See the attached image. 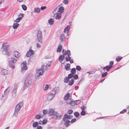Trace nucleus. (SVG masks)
I'll return each mask as SVG.
<instances>
[{
	"label": "nucleus",
	"mask_w": 129,
	"mask_h": 129,
	"mask_svg": "<svg viewBox=\"0 0 129 129\" xmlns=\"http://www.w3.org/2000/svg\"><path fill=\"white\" fill-rule=\"evenodd\" d=\"M48 114L49 115L51 116L52 118L54 119H60L61 118L62 116V115L55 111L52 109H49Z\"/></svg>",
	"instance_id": "obj_1"
},
{
	"label": "nucleus",
	"mask_w": 129,
	"mask_h": 129,
	"mask_svg": "<svg viewBox=\"0 0 129 129\" xmlns=\"http://www.w3.org/2000/svg\"><path fill=\"white\" fill-rule=\"evenodd\" d=\"M9 46L7 43L3 44L1 50L3 54L9 56L11 54V50L8 48Z\"/></svg>",
	"instance_id": "obj_2"
},
{
	"label": "nucleus",
	"mask_w": 129,
	"mask_h": 129,
	"mask_svg": "<svg viewBox=\"0 0 129 129\" xmlns=\"http://www.w3.org/2000/svg\"><path fill=\"white\" fill-rule=\"evenodd\" d=\"M25 76L24 84L27 87H28L31 83V78L33 75L31 73L29 72H28L26 73Z\"/></svg>",
	"instance_id": "obj_3"
},
{
	"label": "nucleus",
	"mask_w": 129,
	"mask_h": 129,
	"mask_svg": "<svg viewBox=\"0 0 129 129\" xmlns=\"http://www.w3.org/2000/svg\"><path fill=\"white\" fill-rule=\"evenodd\" d=\"M44 70H45L43 68V66H42L41 68L37 69L36 70V73L35 74L36 78H38L40 76L43 75Z\"/></svg>",
	"instance_id": "obj_4"
},
{
	"label": "nucleus",
	"mask_w": 129,
	"mask_h": 129,
	"mask_svg": "<svg viewBox=\"0 0 129 129\" xmlns=\"http://www.w3.org/2000/svg\"><path fill=\"white\" fill-rule=\"evenodd\" d=\"M64 11V8L63 7L58 6L53 11V13L54 14H55L56 13V12L57 13H59L61 14L63 13Z\"/></svg>",
	"instance_id": "obj_5"
},
{
	"label": "nucleus",
	"mask_w": 129,
	"mask_h": 129,
	"mask_svg": "<svg viewBox=\"0 0 129 129\" xmlns=\"http://www.w3.org/2000/svg\"><path fill=\"white\" fill-rule=\"evenodd\" d=\"M37 37L39 41L41 43H42L43 40L42 33L40 31H38L37 34Z\"/></svg>",
	"instance_id": "obj_6"
},
{
	"label": "nucleus",
	"mask_w": 129,
	"mask_h": 129,
	"mask_svg": "<svg viewBox=\"0 0 129 129\" xmlns=\"http://www.w3.org/2000/svg\"><path fill=\"white\" fill-rule=\"evenodd\" d=\"M73 117V116L72 115H68L67 114H65L62 118L63 120L65 121L68 119H70Z\"/></svg>",
	"instance_id": "obj_7"
},
{
	"label": "nucleus",
	"mask_w": 129,
	"mask_h": 129,
	"mask_svg": "<svg viewBox=\"0 0 129 129\" xmlns=\"http://www.w3.org/2000/svg\"><path fill=\"white\" fill-rule=\"evenodd\" d=\"M23 102L21 101L16 106L15 110L19 111L21 107L23 106Z\"/></svg>",
	"instance_id": "obj_8"
},
{
	"label": "nucleus",
	"mask_w": 129,
	"mask_h": 129,
	"mask_svg": "<svg viewBox=\"0 0 129 129\" xmlns=\"http://www.w3.org/2000/svg\"><path fill=\"white\" fill-rule=\"evenodd\" d=\"M59 87H56L51 91L50 92L53 93V94L55 95L56 94L59 92Z\"/></svg>",
	"instance_id": "obj_9"
},
{
	"label": "nucleus",
	"mask_w": 129,
	"mask_h": 129,
	"mask_svg": "<svg viewBox=\"0 0 129 129\" xmlns=\"http://www.w3.org/2000/svg\"><path fill=\"white\" fill-rule=\"evenodd\" d=\"M26 62L23 61L21 64V71L22 72L25 71L27 69L26 65Z\"/></svg>",
	"instance_id": "obj_10"
},
{
	"label": "nucleus",
	"mask_w": 129,
	"mask_h": 129,
	"mask_svg": "<svg viewBox=\"0 0 129 129\" xmlns=\"http://www.w3.org/2000/svg\"><path fill=\"white\" fill-rule=\"evenodd\" d=\"M34 51L31 49H30L27 52L26 56L27 57H29L31 55H34Z\"/></svg>",
	"instance_id": "obj_11"
},
{
	"label": "nucleus",
	"mask_w": 129,
	"mask_h": 129,
	"mask_svg": "<svg viewBox=\"0 0 129 129\" xmlns=\"http://www.w3.org/2000/svg\"><path fill=\"white\" fill-rule=\"evenodd\" d=\"M54 14L55 16V19L57 20H59L60 19L61 17V14L59 13H57Z\"/></svg>",
	"instance_id": "obj_12"
},
{
	"label": "nucleus",
	"mask_w": 129,
	"mask_h": 129,
	"mask_svg": "<svg viewBox=\"0 0 129 129\" xmlns=\"http://www.w3.org/2000/svg\"><path fill=\"white\" fill-rule=\"evenodd\" d=\"M50 66V63L49 62H48L45 63L43 66V68L45 70H47L49 68V67Z\"/></svg>",
	"instance_id": "obj_13"
},
{
	"label": "nucleus",
	"mask_w": 129,
	"mask_h": 129,
	"mask_svg": "<svg viewBox=\"0 0 129 129\" xmlns=\"http://www.w3.org/2000/svg\"><path fill=\"white\" fill-rule=\"evenodd\" d=\"M55 95L50 92L49 94L48 95L47 97V100L49 101H50L53 99L54 97L55 96Z\"/></svg>",
	"instance_id": "obj_14"
},
{
	"label": "nucleus",
	"mask_w": 129,
	"mask_h": 129,
	"mask_svg": "<svg viewBox=\"0 0 129 129\" xmlns=\"http://www.w3.org/2000/svg\"><path fill=\"white\" fill-rule=\"evenodd\" d=\"M112 66L110 65L109 66H106L105 67L103 68V69L104 70H106V71H108L112 67Z\"/></svg>",
	"instance_id": "obj_15"
},
{
	"label": "nucleus",
	"mask_w": 129,
	"mask_h": 129,
	"mask_svg": "<svg viewBox=\"0 0 129 129\" xmlns=\"http://www.w3.org/2000/svg\"><path fill=\"white\" fill-rule=\"evenodd\" d=\"M14 55L17 58H19L20 56L19 53L17 51H15L14 52Z\"/></svg>",
	"instance_id": "obj_16"
},
{
	"label": "nucleus",
	"mask_w": 129,
	"mask_h": 129,
	"mask_svg": "<svg viewBox=\"0 0 129 129\" xmlns=\"http://www.w3.org/2000/svg\"><path fill=\"white\" fill-rule=\"evenodd\" d=\"M11 89V87L9 86L5 90L4 93L5 94H7L8 93Z\"/></svg>",
	"instance_id": "obj_17"
},
{
	"label": "nucleus",
	"mask_w": 129,
	"mask_h": 129,
	"mask_svg": "<svg viewBox=\"0 0 129 129\" xmlns=\"http://www.w3.org/2000/svg\"><path fill=\"white\" fill-rule=\"evenodd\" d=\"M19 25V24L17 23H14L13 26V28L14 29H17Z\"/></svg>",
	"instance_id": "obj_18"
},
{
	"label": "nucleus",
	"mask_w": 129,
	"mask_h": 129,
	"mask_svg": "<svg viewBox=\"0 0 129 129\" xmlns=\"http://www.w3.org/2000/svg\"><path fill=\"white\" fill-rule=\"evenodd\" d=\"M70 63H67L65 66V69L67 71L70 70Z\"/></svg>",
	"instance_id": "obj_19"
},
{
	"label": "nucleus",
	"mask_w": 129,
	"mask_h": 129,
	"mask_svg": "<svg viewBox=\"0 0 129 129\" xmlns=\"http://www.w3.org/2000/svg\"><path fill=\"white\" fill-rule=\"evenodd\" d=\"M17 61L16 59L15 58H12L11 59V60H10L9 62L12 63H16Z\"/></svg>",
	"instance_id": "obj_20"
},
{
	"label": "nucleus",
	"mask_w": 129,
	"mask_h": 129,
	"mask_svg": "<svg viewBox=\"0 0 129 129\" xmlns=\"http://www.w3.org/2000/svg\"><path fill=\"white\" fill-rule=\"evenodd\" d=\"M65 39V36L64 34H61L60 36V39L62 41H64Z\"/></svg>",
	"instance_id": "obj_21"
},
{
	"label": "nucleus",
	"mask_w": 129,
	"mask_h": 129,
	"mask_svg": "<svg viewBox=\"0 0 129 129\" xmlns=\"http://www.w3.org/2000/svg\"><path fill=\"white\" fill-rule=\"evenodd\" d=\"M48 23L50 25H53L54 23V19L53 18H51L48 20Z\"/></svg>",
	"instance_id": "obj_22"
},
{
	"label": "nucleus",
	"mask_w": 129,
	"mask_h": 129,
	"mask_svg": "<svg viewBox=\"0 0 129 129\" xmlns=\"http://www.w3.org/2000/svg\"><path fill=\"white\" fill-rule=\"evenodd\" d=\"M1 73L4 75L7 74L8 73V72L7 70L5 69H3L1 70Z\"/></svg>",
	"instance_id": "obj_23"
},
{
	"label": "nucleus",
	"mask_w": 129,
	"mask_h": 129,
	"mask_svg": "<svg viewBox=\"0 0 129 129\" xmlns=\"http://www.w3.org/2000/svg\"><path fill=\"white\" fill-rule=\"evenodd\" d=\"M65 122L64 123V124L66 126V127H68L69 125H70V120H66Z\"/></svg>",
	"instance_id": "obj_24"
},
{
	"label": "nucleus",
	"mask_w": 129,
	"mask_h": 129,
	"mask_svg": "<svg viewBox=\"0 0 129 129\" xmlns=\"http://www.w3.org/2000/svg\"><path fill=\"white\" fill-rule=\"evenodd\" d=\"M70 26H67V27L65 28L64 30V32L66 33H68V32L69 30L70 29Z\"/></svg>",
	"instance_id": "obj_25"
},
{
	"label": "nucleus",
	"mask_w": 129,
	"mask_h": 129,
	"mask_svg": "<svg viewBox=\"0 0 129 129\" xmlns=\"http://www.w3.org/2000/svg\"><path fill=\"white\" fill-rule=\"evenodd\" d=\"M19 111L15 110L13 116L14 117H17Z\"/></svg>",
	"instance_id": "obj_26"
},
{
	"label": "nucleus",
	"mask_w": 129,
	"mask_h": 129,
	"mask_svg": "<svg viewBox=\"0 0 129 129\" xmlns=\"http://www.w3.org/2000/svg\"><path fill=\"white\" fill-rule=\"evenodd\" d=\"M64 58V56L63 55H60L59 58V61L61 62Z\"/></svg>",
	"instance_id": "obj_27"
},
{
	"label": "nucleus",
	"mask_w": 129,
	"mask_h": 129,
	"mask_svg": "<svg viewBox=\"0 0 129 129\" xmlns=\"http://www.w3.org/2000/svg\"><path fill=\"white\" fill-rule=\"evenodd\" d=\"M70 96V93H67L64 97V99L65 100H67L69 99V98Z\"/></svg>",
	"instance_id": "obj_28"
},
{
	"label": "nucleus",
	"mask_w": 129,
	"mask_h": 129,
	"mask_svg": "<svg viewBox=\"0 0 129 129\" xmlns=\"http://www.w3.org/2000/svg\"><path fill=\"white\" fill-rule=\"evenodd\" d=\"M62 49V46L61 45H60L58 46V47L57 49V52H60Z\"/></svg>",
	"instance_id": "obj_29"
},
{
	"label": "nucleus",
	"mask_w": 129,
	"mask_h": 129,
	"mask_svg": "<svg viewBox=\"0 0 129 129\" xmlns=\"http://www.w3.org/2000/svg\"><path fill=\"white\" fill-rule=\"evenodd\" d=\"M40 11V9L38 8H35L34 9V12L35 13H39Z\"/></svg>",
	"instance_id": "obj_30"
},
{
	"label": "nucleus",
	"mask_w": 129,
	"mask_h": 129,
	"mask_svg": "<svg viewBox=\"0 0 129 129\" xmlns=\"http://www.w3.org/2000/svg\"><path fill=\"white\" fill-rule=\"evenodd\" d=\"M74 80L73 79H72L69 82V85L70 86L74 84Z\"/></svg>",
	"instance_id": "obj_31"
},
{
	"label": "nucleus",
	"mask_w": 129,
	"mask_h": 129,
	"mask_svg": "<svg viewBox=\"0 0 129 129\" xmlns=\"http://www.w3.org/2000/svg\"><path fill=\"white\" fill-rule=\"evenodd\" d=\"M38 125V123L37 122H35L33 124V126L34 128L36 127Z\"/></svg>",
	"instance_id": "obj_32"
},
{
	"label": "nucleus",
	"mask_w": 129,
	"mask_h": 129,
	"mask_svg": "<svg viewBox=\"0 0 129 129\" xmlns=\"http://www.w3.org/2000/svg\"><path fill=\"white\" fill-rule=\"evenodd\" d=\"M72 100L70 98H69L68 99L66 100V102L67 104H70L71 102H72Z\"/></svg>",
	"instance_id": "obj_33"
},
{
	"label": "nucleus",
	"mask_w": 129,
	"mask_h": 129,
	"mask_svg": "<svg viewBox=\"0 0 129 129\" xmlns=\"http://www.w3.org/2000/svg\"><path fill=\"white\" fill-rule=\"evenodd\" d=\"M49 86L48 85H44L43 87V89L44 90H46L49 88Z\"/></svg>",
	"instance_id": "obj_34"
},
{
	"label": "nucleus",
	"mask_w": 129,
	"mask_h": 129,
	"mask_svg": "<svg viewBox=\"0 0 129 129\" xmlns=\"http://www.w3.org/2000/svg\"><path fill=\"white\" fill-rule=\"evenodd\" d=\"M71 73L73 75L76 73V70L75 68H73L72 69L71 71Z\"/></svg>",
	"instance_id": "obj_35"
},
{
	"label": "nucleus",
	"mask_w": 129,
	"mask_h": 129,
	"mask_svg": "<svg viewBox=\"0 0 129 129\" xmlns=\"http://www.w3.org/2000/svg\"><path fill=\"white\" fill-rule=\"evenodd\" d=\"M11 63L9 62V66L13 69H14L15 68V64Z\"/></svg>",
	"instance_id": "obj_36"
},
{
	"label": "nucleus",
	"mask_w": 129,
	"mask_h": 129,
	"mask_svg": "<svg viewBox=\"0 0 129 129\" xmlns=\"http://www.w3.org/2000/svg\"><path fill=\"white\" fill-rule=\"evenodd\" d=\"M70 79L68 77H66L64 79V81L65 83H67L69 81Z\"/></svg>",
	"instance_id": "obj_37"
},
{
	"label": "nucleus",
	"mask_w": 129,
	"mask_h": 129,
	"mask_svg": "<svg viewBox=\"0 0 129 129\" xmlns=\"http://www.w3.org/2000/svg\"><path fill=\"white\" fill-rule=\"evenodd\" d=\"M21 20V18L18 17L15 19L14 21L16 23H17L19 22Z\"/></svg>",
	"instance_id": "obj_38"
},
{
	"label": "nucleus",
	"mask_w": 129,
	"mask_h": 129,
	"mask_svg": "<svg viewBox=\"0 0 129 129\" xmlns=\"http://www.w3.org/2000/svg\"><path fill=\"white\" fill-rule=\"evenodd\" d=\"M71 105L72 107L73 108L74 107L75 105L76 104L75 103L74 101H73L71 102L70 104Z\"/></svg>",
	"instance_id": "obj_39"
},
{
	"label": "nucleus",
	"mask_w": 129,
	"mask_h": 129,
	"mask_svg": "<svg viewBox=\"0 0 129 129\" xmlns=\"http://www.w3.org/2000/svg\"><path fill=\"white\" fill-rule=\"evenodd\" d=\"M79 113L77 112H75L74 114V115L76 117H78L79 115Z\"/></svg>",
	"instance_id": "obj_40"
},
{
	"label": "nucleus",
	"mask_w": 129,
	"mask_h": 129,
	"mask_svg": "<svg viewBox=\"0 0 129 129\" xmlns=\"http://www.w3.org/2000/svg\"><path fill=\"white\" fill-rule=\"evenodd\" d=\"M122 58V57L117 56L116 58V60L117 61H119Z\"/></svg>",
	"instance_id": "obj_41"
},
{
	"label": "nucleus",
	"mask_w": 129,
	"mask_h": 129,
	"mask_svg": "<svg viewBox=\"0 0 129 129\" xmlns=\"http://www.w3.org/2000/svg\"><path fill=\"white\" fill-rule=\"evenodd\" d=\"M22 9L24 11H25L27 9V7L25 5H22Z\"/></svg>",
	"instance_id": "obj_42"
},
{
	"label": "nucleus",
	"mask_w": 129,
	"mask_h": 129,
	"mask_svg": "<svg viewBox=\"0 0 129 129\" xmlns=\"http://www.w3.org/2000/svg\"><path fill=\"white\" fill-rule=\"evenodd\" d=\"M76 69L79 71H80L81 69V67L79 66H76Z\"/></svg>",
	"instance_id": "obj_43"
},
{
	"label": "nucleus",
	"mask_w": 129,
	"mask_h": 129,
	"mask_svg": "<svg viewBox=\"0 0 129 129\" xmlns=\"http://www.w3.org/2000/svg\"><path fill=\"white\" fill-rule=\"evenodd\" d=\"M24 16V14L22 13H20L19 15L18 16V17L19 18H21V20H22V18Z\"/></svg>",
	"instance_id": "obj_44"
},
{
	"label": "nucleus",
	"mask_w": 129,
	"mask_h": 129,
	"mask_svg": "<svg viewBox=\"0 0 129 129\" xmlns=\"http://www.w3.org/2000/svg\"><path fill=\"white\" fill-rule=\"evenodd\" d=\"M86 108V106L85 105H83L81 107V109L82 110H85Z\"/></svg>",
	"instance_id": "obj_45"
},
{
	"label": "nucleus",
	"mask_w": 129,
	"mask_h": 129,
	"mask_svg": "<svg viewBox=\"0 0 129 129\" xmlns=\"http://www.w3.org/2000/svg\"><path fill=\"white\" fill-rule=\"evenodd\" d=\"M86 112L84 110H82L80 114L82 116L85 115L86 114Z\"/></svg>",
	"instance_id": "obj_46"
},
{
	"label": "nucleus",
	"mask_w": 129,
	"mask_h": 129,
	"mask_svg": "<svg viewBox=\"0 0 129 129\" xmlns=\"http://www.w3.org/2000/svg\"><path fill=\"white\" fill-rule=\"evenodd\" d=\"M108 74V73L107 72H105L104 73H103L102 74V77H104L106 76Z\"/></svg>",
	"instance_id": "obj_47"
},
{
	"label": "nucleus",
	"mask_w": 129,
	"mask_h": 129,
	"mask_svg": "<svg viewBox=\"0 0 129 129\" xmlns=\"http://www.w3.org/2000/svg\"><path fill=\"white\" fill-rule=\"evenodd\" d=\"M68 56L66 58V59L67 61H70L71 59V57L70 56L68 55Z\"/></svg>",
	"instance_id": "obj_48"
},
{
	"label": "nucleus",
	"mask_w": 129,
	"mask_h": 129,
	"mask_svg": "<svg viewBox=\"0 0 129 129\" xmlns=\"http://www.w3.org/2000/svg\"><path fill=\"white\" fill-rule=\"evenodd\" d=\"M73 78L75 80H76L78 78V76L77 74H75L74 75H73Z\"/></svg>",
	"instance_id": "obj_49"
},
{
	"label": "nucleus",
	"mask_w": 129,
	"mask_h": 129,
	"mask_svg": "<svg viewBox=\"0 0 129 129\" xmlns=\"http://www.w3.org/2000/svg\"><path fill=\"white\" fill-rule=\"evenodd\" d=\"M76 105H78L80 104L81 102V101L80 100H76L74 101Z\"/></svg>",
	"instance_id": "obj_50"
},
{
	"label": "nucleus",
	"mask_w": 129,
	"mask_h": 129,
	"mask_svg": "<svg viewBox=\"0 0 129 129\" xmlns=\"http://www.w3.org/2000/svg\"><path fill=\"white\" fill-rule=\"evenodd\" d=\"M74 75L72 73H70L68 75V77L69 79L71 78Z\"/></svg>",
	"instance_id": "obj_51"
},
{
	"label": "nucleus",
	"mask_w": 129,
	"mask_h": 129,
	"mask_svg": "<svg viewBox=\"0 0 129 129\" xmlns=\"http://www.w3.org/2000/svg\"><path fill=\"white\" fill-rule=\"evenodd\" d=\"M41 118V116L40 115H37L36 117V119H40Z\"/></svg>",
	"instance_id": "obj_52"
},
{
	"label": "nucleus",
	"mask_w": 129,
	"mask_h": 129,
	"mask_svg": "<svg viewBox=\"0 0 129 129\" xmlns=\"http://www.w3.org/2000/svg\"><path fill=\"white\" fill-rule=\"evenodd\" d=\"M126 109H124L122 111H121L120 112V114H123L124 113L126 112Z\"/></svg>",
	"instance_id": "obj_53"
},
{
	"label": "nucleus",
	"mask_w": 129,
	"mask_h": 129,
	"mask_svg": "<svg viewBox=\"0 0 129 129\" xmlns=\"http://www.w3.org/2000/svg\"><path fill=\"white\" fill-rule=\"evenodd\" d=\"M17 88V87L16 86V87H15L14 88L13 90V91L14 94H16V92Z\"/></svg>",
	"instance_id": "obj_54"
},
{
	"label": "nucleus",
	"mask_w": 129,
	"mask_h": 129,
	"mask_svg": "<svg viewBox=\"0 0 129 129\" xmlns=\"http://www.w3.org/2000/svg\"><path fill=\"white\" fill-rule=\"evenodd\" d=\"M47 120L45 119H44L42 121V123L43 124H45L47 123Z\"/></svg>",
	"instance_id": "obj_55"
},
{
	"label": "nucleus",
	"mask_w": 129,
	"mask_h": 129,
	"mask_svg": "<svg viewBox=\"0 0 129 129\" xmlns=\"http://www.w3.org/2000/svg\"><path fill=\"white\" fill-rule=\"evenodd\" d=\"M62 52L63 53V55H65L67 54V52L64 49H63Z\"/></svg>",
	"instance_id": "obj_56"
},
{
	"label": "nucleus",
	"mask_w": 129,
	"mask_h": 129,
	"mask_svg": "<svg viewBox=\"0 0 129 129\" xmlns=\"http://www.w3.org/2000/svg\"><path fill=\"white\" fill-rule=\"evenodd\" d=\"M41 46L39 43H37V48H39L41 47Z\"/></svg>",
	"instance_id": "obj_57"
},
{
	"label": "nucleus",
	"mask_w": 129,
	"mask_h": 129,
	"mask_svg": "<svg viewBox=\"0 0 129 129\" xmlns=\"http://www.w3.org/2000/svg\"><path fill=\"white\" fill-rule=\"evenodd\" d=\"M76 120V119L75 118L72 119L70 121L71 123H73L74 122H75Z\"/></svg>",
	"instance_id": "obj_58"
},
{
	"label": "nucleus",
	"mask_w": 129,
	"mask_h": 129,
	"mask_svg": "<svg viewBox=\"0 0 129 129\" xmlns=\"http://www.w3.org/2000/svg\"><path fill=\"white\" fill-rule=\"evenodd\" d=\"M73 112V110H68L67 112V113L69 114H71Z\"/></svg>",
	"instance_id": "obj_59"
},
{
	"label": "nucleus",
	"mask_w": 129,
	"mask_h": 129,
	"mask_svg": "<svg viewBox=\"0 0 129 129\" xmlns=\"http://www.w3.org/2000/svg\"><path fill=\"white\" fill-rule=\"evenodd\" d=\"M48 112V111L46 110H44L43 111V113L44 114H46Z\"/></svg>",
	"instance_id": "obj_60"
},
{
	"label": "nucleus",
	"mask_w": 129,
	"mask_h": 129,
	"mask_svg": "<svg viewBox=\"0 0 129 129\" xmlns=\"http://www.w3.org/2000/svg\"><path fill=\"white\" fill-rule=\"evenodd\" d=\"M67 54H68V55L70 56L71 54L70 53V51L69 50H68L67 52Z\"/></svg>",
	"instance_id": "obj_61"
},
{
	"label": "nucleus",
	"mask_w": 129,
	"mask_h": 129,
	"mask_svg": "<svg viewBox=\"0 0 129 129\" xmlns=\"http://www.w3.org/2000/svg\"><path fill=\"white\" fill-rule=\"evenodd\" d=\"M63 2L64 4H68V1H63Z\"/></svg>",
	"instance_id": "obj_62"
},
{
	"label": "nucleus",
	"mask_w": 129,
	"mask_h": 129,
	"mask_svg": "<svg viewBox=\"0 0 129 129\" xmlns=\"http://www.w3.org/2000/svg\"><path fill=\"white\" fill-rule=\"evenodd\" d=\"M46 8V6L43 7L42 6L41 7V10H43L45 9Z\"/></svg>",
	"instance_id": "obj_63"
},
{
	"label": "nucleus",
	"mask_w": 129,
	"mask_h": 129,
	"mask_svg": "<svg viewBox=\"0 0 129 129\" xmlns=\"http://www.w3.org/2000/svg\"><path fill=\"white\" fill-rule=\"evenodd\" d=\"M37 129H42V127L41 126H38Z\"/></svg>",
	"instance_id": "obj_64"
}]
</instances>
